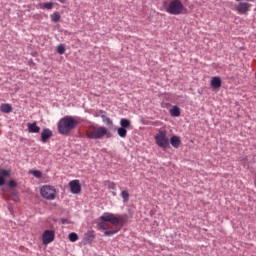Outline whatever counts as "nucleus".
I'll list each match as a JSON object with an SVG mask.
<instances>
[{
    "label": "nucleus",
    "instance_id": "9b49d317",
    "mask_svg": "<svg viewBox=\"0 0 256 256\" xmlns=\"http://www.w3.org/2000/svg\"><path fill=\"white\" fill-rule=\"evenodd\" d=\"M169 143L174 149H179V147H181V138H179V136H172Z\"/></svg>",
    "mask_w": 256,
    "mask_h": 256
},
{
    "label": "nucleus",
    "instance_id": "5701e85b",
    "mask_svg": "<svg viewBox=\"0 0 256 256\" xmlns=\"http://www.w3.org/2000/svg\"><path fill=\"white\" fill-rule=\"evenodd\" d=\"M116 233H119V230H107L104 232L105 237H111V235H116Z\"/></svg>",
    "mask_w": 256,
    "mask_h": 256
},
{
    "label": "nucleus",
    "instance_id": "ddd939ff",
    "mask_svg": "<svg viewBox=\"0 0 256 256\" xmlns=\"http://www.w3.org/2000/svg\"><path fill=\"white\" fill-rule=\"evenodd\" d=\"M9 175V170L0 169V187H3V185H5L4 177H9Z\"/></svg>",
    "mask_w": 256,
    "mask_h": 256
},
{
    "label": "nucleus",
    "instance_id": "7ed1b4c3",
    "mask_svg": "<svg viewBox=\"0 0 256 256\" xmlns=\"http://www.w3.org/2000/svg\"><path fill=\"white\" fill-rule=\"evenodd\" d=\"M164 7H166V12L170 15H185L187 12V8H185L181 0H169L168 3H164Z\"/></svg>",
    "mask_w": 256,
    "mask_h": 256
},
{
    "label": "nucleus",
    "instance_id": "6e6552de",
    "mask_svg": "<svg viewBox=\"0 0 256 256\" xmlns=\"http://www.w3.org/2000/svg\"><path fill=\"white\" fill-rule=\"evenodd\" d=\"M55 241V231L46 230L42 234V243L43 245H49V243H53Z\"/></svg>",
    "mask_w": 256,
    "mask_h": 256
},
{
    "label": "nucleus",
    "instance_id": "4468645a",
    "mask_svg": "<svg viewBox=\"0 0 256 256\" xmlns=\"http://www.w3.org/2000/svg\"><path fill=\"white\" fill-rule=\"evenodd\" d=\"M211 87L219 89V87H221V78L217 76L213 77L211 80Z\"/></svg>",
    "mask_w": 256,
    "mask_h": 256
},
{
    "label": "nucleus",
    "instance_id": "39448f33",
    "mask_svg": "<svg viewBox=\"0 0 256 256\" xmlns=\"http://www.w3.org/2000/svg\"><path fill=\"white\" fill-rule=\"evenodd\" d=\"M40 195L47 201H53L57 197V190L54 186L44 185L40 188Z\"/></svg>",
    "mask_w": 256,
    "mask_h": 256
},
{
    "label": "nucleus",
    "instance_id": "a878e982",
    "mask_svg": "<svg viewBox=\"0 0 256 256\" xmlns=\"http://www.w3.org/2000/svg\"><path fill=\"white\" fill-rule=\"evenodd\" d=\"M121 196H122V199H124V201H129V192L124 190L121 192Z\"/></svg>",
    "mask_w": 256,
    "mask_h": 256
},
{
    "label": "nucleus",
    "instance_id": "bb28decb",
    "mask_svg": "<svg viewBox=\"0 0 256 256\" xmlns=\"http://www.w3.org/2000/svg\"><path fill=\"white\" fill-rule=\"evenodd\" d=\"M87 241L90 243H93V241H95V235H93V233L89 232L87 234Z\"/></svg>",
    "mask_w": 256,
    "mask_h": 256
},
{
    "label": "nucleus",
    "instance_id": "20e7f679",
    "mask_svg": "<svg viewBox=\"0 0 256 256\" xmlns=\"http://www.w3.org/2000/svg\"><path fill=\"white\" fill-rule=\"evenodd\" d=\"M105 135H107V128L103 126H100V127L91 126L86 131V137L88 139H103Z\"/></svg>",
    "mask_w": 256,
    "mask_h": 256
},
{
    "label": "nucleus",
    "instance_id": "cd10ccee",
    "mask_svg": "<svg viewBox=\"0 0 256 256\" xmlns=\"http://www.w3.org/2000/svg\"><path fill=\"white\" fill-rule=\"evenodd\" d=\"M12 201L17 203L19 201V196L17 194H12Z\"/></svg>",
    "mask_w": 256,
    "mask_h": 256
},
{
    "label": "nucleus",
    "instance_id": "f8f14e48",
    "mask_svg": "<svg viewBox=\"0 0 256 256\" xmlns=\"http://www.w3.org/2000/svg\"><path fill=\"white\" fill-rule=\"evenodd\" d=\"M29 133H39L41 131V127L37 126V123H28L27 124Z\"/></svg>",
    "mask_w": 256,
    "mask_h": 256
},
{
    "label": "nucleus",
    "instance_id": "2f4dec72",
    "mask_svg": "<svg viewBox=\"0 0 256 256\" xmlns=\"http://www.w3.org/2000/svg\"><path fill=\"white\" fill-rule=\"evenodd\" d=\"M236 1H241V0H236ZM246 1H255V0H246Z\"/></svg>",
    "mask_w": 256,
    "mask_h": 256
},
{
    "label": "nucleus",
    "instance_id": "4be33fe9",
    "mask_svg": "<svg viewBox=\"0 0 256 256\" xmlns=\"http://www.w3.org/2000/svg\"><path fill=\"white\" fill-rule=\"evenodd\" d=\"M30 173L34 175V177H36L37 179H41L43 177V173H41V171L39 170H32L30 171Z\"/></svg>",
    "mask_w": 256,
    "mask_h": 256
},
{
    "label": "nucleus",
    "instance_id": "9d476101",
    "mask_svg": "<svg viewBox=\"0 0 256 256\" xmlns=\"http://www.w3.org/2000/svg\"><path fill=\"white\" fill-rule=\"evenodd\" d=\"M51 137H53V131H51L49 128H46L42 131V133H41L42 143H47V141H49V139H51Z\"/></svg>",
    "mask_w": 256,
    "mask_h": 256
},
{
    "label": "nucleus",
    "instance_id": "c756f323",
    "mask_svg": "<svg viewBox=\"0 0 256 256\" xmlns=\"http://www.w3.org/2000/svg\"><path fill=\"white\" fill-rule=\"evenodd\" d=\"M109 188H110V189H115V183H111V184L109 185Z\"/></svg>",
    "mask_w": 256,
    "mask_h": 256
},
{
    "label": "nucleus",
    "instance_id": "f257e3e1",
    "mask_svg": "<svg viewBox=\"0 0 256 256\" xmlns=\"http://www.w3.org/2000/svg\"><path fill=\"white\" fill-rule=\"evenodd\" d=\"M125 219V215H115L113 213L106 212L98 219V229L102 231H107V229H109V223L114 226L123 225L125 223Z\"/></svg>",
    "mask_w": 256,
    "mask_h": 256
},
{
    "label": "nucleus",
    "instance_id": "7c9ffc66",
    "mask_svg": "<svg viewBox=\"0 0 256 256\" xmlns=\"http://www.w3.org/2000/svg\"><path fill=\"white\" fill-rule=\"evenodd\" d=\"M59 3H65V0H58Z\"/></svg>",
    "mask_w": 256,
    "mask_h": 256
},
{
    "label": "nucleus",
    "instance_id": "412c9836",
    "mask_svg": "<svg viewBox=\"0 0 256 256\" xmlns=\"http://www.w3.org/2000/svg\"><path fill=\"white\" fill-rule=\"evenodd\" d=\"M51 21H53V23H57V21H59L61 19V15H59V12H54L53 14H51Z\"/></svg>",
    "mask_w": 256,
    "mask_h": 256
},
{
    "label": "nucleus",
    "instance_id": "b1692460",
    "mask_svg": "<svg viewBox=\"0 0 256 256\" xmlns=\"http://www.w3.org/2000/svg\"><path fill=\"white\" fill-rule=\"evenodd\" d=\"M57 53H59V55H64L65 54V46L63 44H60L57 47Z\"/></svg>",
    "mask_w": 256,
    "mask_h": 256
},
{
    "label": "nucleus",
    "instance_id": "a211bd4d",
    "mask_svg": "<svg viewBox=\"0 0 256 256\" xmlns=\"http://www.w3.org/2000/svg\"><path fill=\"white\" fill-rule=\"evenodd\" d=\"M120 125L124 129H128V127H131V121L127 118H122L120 120Z\"/></svg>",
    "mask_w": 256,
    "mask_h": 256
},
{
    "label": "nucleus",
    "instance_id": "dca6fc26",
    "mask_svg": "<svg viewBox=\"0 0 256 256\" xmlns=\"http://www.w3.org/2000/svg\"><path fill=\"white\" fill-rule=\"evenodd\" d=\"M0 111L2 113H11V111H13V107L10 104H2L0 106Z\"/></svg>",
    "mask_w": 256,
    "mask_h": 256
},
{
    "label": "nucleus",
    "instance_id": "aec40b11",
    "mask_svg": "<svg viewBox=\"0 0 256 256\" xmlns=\"http://www.w3.org/2000/svg\"><path fill=\"white\" fill-rule=\"evenodd\" d=\"M68 239L71 241V243H75V241L79 240V235H77L75 232H72L69 234Z\"/></svg>",
    "mask_w": 256,
    "mask_h": 256
},
{
    "label": "nucleus",
    "instance_id": "c85d7f7f",
    "mask_svg": "<svg viewBox=\"0 0 256 256\" xmlns=\"http://www.w3.org/2000/svg\"><path fill=\"white\" fill-rule=\"evenodd\" d=\"M9 187H17V182L11 180V181L9 182Z\"/></svg>",
    "mask_w": 256,
    "mask_h": 256
},
{
    "label": "nucleus",
    "instance_id": "1a4fd4ad",
    "mask_svg": "<svg viewBox=\"0 0 256 256\" xmlns=\"http://www.w3.org/2000/svg\"><path fill=\"white\" fill-rule=\"evenodd\" d=\"M69 187H70L71 193H74V195L81 193V184L79 183V180L70 181Z\"/></svg>",
    "mask_w": 256,
    "mask_h": 256
},
{
    "label": "nucleus",
    "instance_id": "2eb2a0df",
    "mask_svg": "<svg viewBox=\"0 0 256 256\" xmlns=\"http://www.w3.org/2000/svg\"><path fill=\"white\" fill-rule=\"evenodd\" d=\"M169 113L171 117H179L181 115V108L179 106H173Z\"/></svg>",
    "mask_w": 256,
    "mask_h": 256
},
{
    "label": "nucleus",
    "instance_id": "0eeeda50",
    "mask_svg": "<svg viewBox=\"0 0 256 256\" xmlns=\"http://www.w3.org/2000/svg\"><path fill=\"white\" fill-rule=\"evenodd\" d=\"M235 10L238 15H247V13L251 11V4L248 2H240L235 6Z\"/></svg>",
    "mask_w": 256,
    "mask_h": 256
},
{
    "label": "nucleus",
    "instance_id": "6ab92c4d",
    "mask_svg": "<svg viewBox=\"0 0 256 256\" xmlns=\"http://www.w3.org/2000/svg\"><path fill=\"white\" fill-rule=\"evenodd\" d=\"M117 131L119 137H121L122 139H125V137H127V128L120 127Z\"/></svg>",
    "mask_w": 256,
    "mask_h": 256
},
{
    "label": "nucleus",
    "instance_id": "f03ea898",
    "mask_svg": "<svg viewBox=\"0 0 256 256\" xmlns=\"http://www.w3.org/2000/svg\"><path fill=\"white\" fill-rule=\"evenodd\" d=\"M81 123L79 118L73 116H64L57 124L58 132L60 135H69L73 129H77V126Z\"/></svg>",
    "mask_w": 256,
    "mask_h": 256
},
{
    "label": "nucleus",
    "instance_id": "423d86ee",
    "mask_svg": "<svg viewBox=\"0 0 256 256\" xmlns=\"http://www.w3.org/2000/svg\"><path fill=\"white\" fill-rule=\"evenodd\" d=\"M154 139L156 145H158V147H161V149H167V147H169V137H167V131L159 130Z\"/></svg>",
    "mask_w": 256,
    "mask_h": 256
},
{
    "label": "nucleus",
    "instance_id": "f3484780",
    "mask_svg": "<svg viewBox=\"0 0 256 256\" xmlns=\"http://www.w3.org/2000/svg\"><path fill=\"white\" fill-rule=\"evenodd\" d=\"M53 2H47V3H40L38 4V7L40 9H47L48 11H50L51 9H53Z\"/></svg>",
    "mask_w": 256,
    "mask_h": 256
},
{
    "label": "nucleus",
    "instance_id": "393cba45",
    "mask_svg": "<svg viewBox=\"0 0 256 256\" xmlns=\"http://www.w3.org/2000/svg\"><path fill=\"white\" fill-rule=\"evenodd\" d=\"M102 119H103L104 123H107V125L113 126V121H111V118H109L105 115H102Z\"/></svg>",
    "mask_w": 256,
    "mask_h": 256
}]
</instances>
